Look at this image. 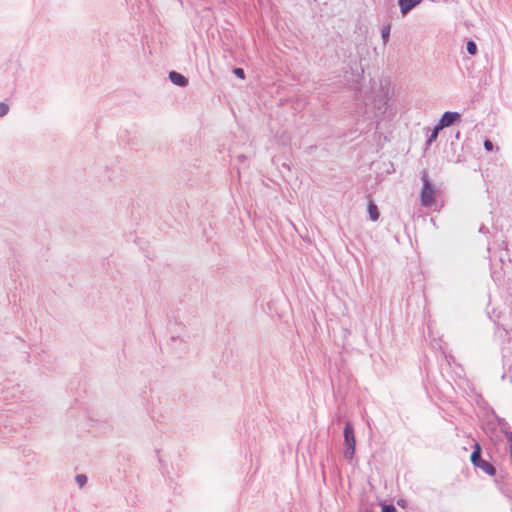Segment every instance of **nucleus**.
<instances>
[{
    "label": "nucleus",
    "instance_id": "1",
    "mask_svg": "<svg viewBox=\"0 0 512 512\" xmlns=\"http://www.w3.org/2000/svg\"><path fill=\"white\" fill-rule=\"evenodd\" d=\"M422 188L420 193L421 204L425 207H430L436 200V189L430 181L428 171L421 172Z\"/></svg>",
    "mask_w": 512,
    "mask_h": 512
},
{
    "label": "nucleus",
    "instance_id": "2",
    "mask_svg": "<svg viewBox=\"0 0 512 512\" xmlns=\"http://www.w3.org/2000/svg\"><path fill=\"white\" fill-rule=\"evenodd\" d=\"M343 437H344V457L352 461L355 456L356 451V438L355 431L352 423L347 421L344 425L343 429Z\"/></svg>",
    "mask_w": 512,
    "mask_h": 512
},
{
    "label": "nucleus",
    "instance_id": "3",
    "mask_svg": "<svg viewBox=\"0 0 512 512\" xmlns=\"http://www.w3.org/2000/svg\"><path fill=\"white\" fill-rule=\"evenodd\" d=\"M482 449L479 443H475L473 451L470 455V461L474 467L481 469L485 474L489 476L496 475V468L489 461L484 460L481 456Z\"/></svg>",
    "mask_w": 512,
    "mask_h": 512
},
{
    "label": "nucleus",
    "instance_id": "4",
    "mask_svg": "<svg viewBox=\"0 0 512 512\" xmlns=\"http://www.w3.org/2000/svg\"><path fill=\"white\" fill-rule=\"evenodd\" d=\"M461 121V114L456 111H446L440 117L438 124L440 128H447Z\"/></svg>",
    "mask_w": 512,
    "mask_h": 512
},
{
    "label": "nucleus",
    "instance_id": "5",
    "mask_svg": "<svg viewBox=\"0 0 512 512\" xmlns=\"http://www.w3.org/2000/svg\"><path fill=\"white\" fill-rule=\"evenodd\" d=\"M423 0H398L402 16H406L411 10L418 6Z\"/></svg>",
    "mask_w": 512,
    "mask_h": 512
},
{
    "label": "nucleus",
    "instance_id": "6",
    "mask_svg": "<svg viewBox=\"0 0 512 512\" xmlns=\"http://www.w3.org/2000/svg\"><path fill=\"white\" fill-rule=\"evenodd\" d=\"M170 81L178 87H186L188 85V78L177 71L169 72Z\"/></svg>",
    "mask_w": 512,
    "mask_h": 512
},
{
    "label": "nucleus",
    "instance_id": "7",
    "mask_svg": "<svg viewBox=\"0 0 512 512\" xmlns=\"http://www.w3.org/2000/svg\"><path fill=\"white\" fill-rule=\"evenodd\" d=\"M367 211L369 214V219L373 222L377 221L380 217V212L378 210L377 205L374 203V201L369 200L367 205Z\"/></svg>",
    "mask_w": 512,
    "mask_h": 512
},
{
    "label": "nucleus",
    "instance_id": "8",
    "mask_svg": "<svg viewBox=\"0 0 512 512\" xmlns=\"http://www.w3.org/2000/svg\"><path fill=\"white\" fill-rule=\"evenodd\" d=\"M441 130H443V128H440L438 123L433 127V129L431 130L430 135L428 136V138H427V140L425 142L426 149L428 147H430L432 145V143L437 140L439 132Z\"/></svg>",
    "mask_w": 512,
    "mask_h": 512
},
{
    "label": "nucleus",
    "instance_id": "9",
    "mask_svg": "<svg viewBox=\"0 0 512 512\" xmlns=\"http://www.w3.org/2000/svg\"><path fill=\"white\" fill-rule=\"evenodd\" d=\"M390 31H391L390 24H387V25L383 26L382 29H381V37H382V40H383L384 44H387L388 41H389Z\"/></svg>",
    "mask_w": 512,
    "mask_h": 512
},
{
    "label": "nucleus",
    "instance_id": "10",
    "mask_svg": "<svg viewBox=\"0 0 512 512\" xmlns=\"http://www.w3.org/2000/svg\"><path fill=\"white\" fill-rule=\"evenodd\" d=\"M466 50L468 54L475 55L477 53V45L473 40H468L466 43Z\"/></svg>",
    "mask_w": 512,
    "mask_h": 512
},
{
    "label": "nucleus",
    "instance_id": "11",
    "mask_svg": "<svg viewBox=\"0 0 512 512\" xmlns=\"http://www.w3.org/2000/svg\"><path fill=\"white\" fill-rule=\"evenodd\" d=\"M386 109H387V101L384 97H381L379 99V105H377V110H378V114H384L386 112Z\"/></svg>",
    "mask_w": 512,
    "mask_h": 512
},
{
    "label": "nucleus",
    "instance_id": "12",
    "mask_svg": "<svg viewBox=\"0 0 512 512\" xmlns=\"http://www.w3.org/2000/svg\"><path fill=\"white\" fill-rule=\"evenodd\" d=\"M504 435L507 439V443H508V449H509V452H510V457L512 458V431L508 430V429H505L504 430Z\"/></svg>",
    "mask_w": 512,
    "mask_h": 512
},
{
    "label": "nucleus",
    "instance_id": "13",
    "mask_svg": "<svg viewBox=\"0 0 512 512\" xmlns=\"http://www.w3.org/2000/svg\"><path fill=\"white\" fill-rule=\"evenodd\" d=\"M87 476L85 474H77L75 477V481L79 487H83L87 483Z\"/></svg>",
    "mask_w": 512,
    "mask_h": 512
},
{
    "label": "nucleus",
    "instance_id": "14",
    "mask_svg": "<svg viewBox=\"0 0 512 512\" xmlns=\"http://www.w3.org/2000/svg\"><path fill=\"white\" fill-rule=\"evenodd\" d=\"M8 112L9 106L4 102H0V118L6 116Z\"/></svg>",
    "mask_w": 512,
    "mask_h": 512
},
{
    "label": "nucleus",
    "instance_id": "15",
    "mask_svg": "<svg viewBox=\"0 0 512 512\" xmlns=\"http://www.w3.org/2000/svg\"><path fill=\"white\" fill-rule=\"evenodd\" d=\"M381 512H398L393 504H382Z\"/></svg>",
    "mask_w": 512,
    "mask_h": 512
},
{
    "label": "nucleus",
    "instance_id": "16",
    "mask_svg": "<svg viewBox=\"0 0 512 512\" xmlns=\"http://www.w3.org/2000/svg\"><path fill=\"white\" fill-rule=\"evenodd\" d=\"M233 73L240 79H244L245 78V72L242 68H234L233 69Z\"/></svg>",
    "mask_w": 512,
    "mask_h": 512
},
{
    "label": "nucleus",
    "instance_id": "17",
    "mask_svg": "<svg viewBox=\"0 0 512 512\" xmlns=\"http://www.w3.org/2000/svg\"><path fill=\"white\" fill-rule=\"evenodd\" d=\"M484 148H485V150H486V151H489V152H490V151H492V150H493L494 145H493V143H492L490 140L486 139V140L484 141Z\"/></svg>",
    "mask_w": 512,
    "mask_h": 512
},
{
    "label": "nucleus",
    "instance_id": "18",
    "mask_svg": "<svg viewBox=\"0 0 512 512\" xmlns=\"http://www.w3.org/2000/svg\"><path fill=\"white\" fill-rule=\"evenodd\" d=\"M497 419H498L499 425L501 426V431L504 433V430L508 429L507 423L505 422V420L503 418H497Z\"/></svg>",
    "mask_w": 512,
    "mask_h": 512
},
{
    "label": "nucleus",
    "instance_id": "19",
    "mask_svg": "<svg viewBox=\"0 0 512 512\" xmlns=\"http://www.w3.org/2000/svg\"><path fill=\"white\" fill-rule=\"evenodd\" d=\"M479 232L483 234L489 233V229L485 225H481L479 228Z\"/></svg>",
    "mask_w": 512,
    "mask_h": 512
},
{
    "label": "nucleus",
    "instance_id": "20",
    "mask_svg": "<svg viewBox=\"0 0 512 512\" xmlns=\"http://www.w3.org/2000/svg\"><path fill=\"white\" fill-rule=\"evenodd\" d=\"M314 149H316V146L311 145V146L307 147L306 152H307L308 154H311V153H312V151H313Z\"/></svg>",
    "mask_w": 512,
    "mask_h": 512
},
{
    "label": "nucleus",
    "instance_id": "21",
    "mask_svg": "<svg viewBox=\"0 0 512 512\" xmlns=\"http://www.w3.org/2000/svg\"><path fill=\"white\" fill-rule=\"evenodd\" d=\"M397 504H398L399 506H401V507H404V505H405V501H404V500H399V501L397 502Z\"/></svg>",
    "mask_w": 512,
    "mask_h": 512
},
{
    "label": "nucleus",
    "instance_id": "22",
    "mask_svg": "<svg viewBox=\"0 0 512 512\" xmlns=\"http://www.w3.org/2000/svg\"><path fill=\"white\" fill-rule=\"evenodd\" d=\"M238 159H239V161L242 162V161H244L246 159V157H245V155L241 154V155L238 156Z\"/></svg>",
    "mask_w": 512,
    "mask_h": 512
},
{
    "label": "nucleus",
    "instance_id": "23",
    "mask_svg": "<svg viewBox=\"0 0 512 512\" xmlns=\"http://www.w3.org/2000/svg\"><path fill=\"white\" fill-rule=\"evenodd\" d=\"M455 138H456V139H459V138H460V132H459V131H457V132H456V134H455Z\"/></svg>",
    "mask_w": 512,
    "mask_h": 512
}]
</instances>
